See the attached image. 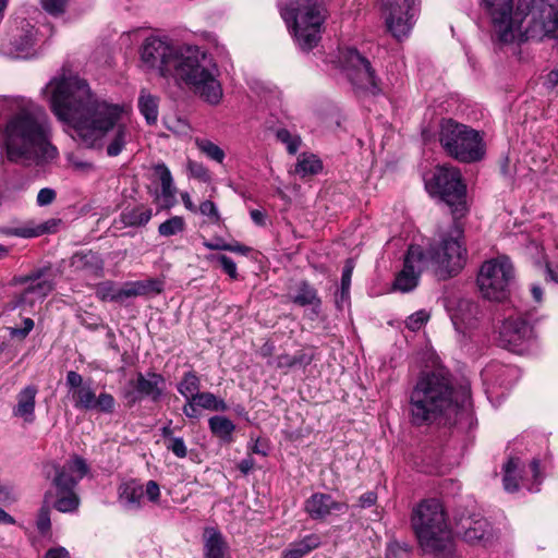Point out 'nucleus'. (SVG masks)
<instances>
[{
	"label": "nucleus",
	"instance_id": "obj_60",
	"mask_svg": "<svg viewBox=\"0 0 558 558\" xmlns=\"http://www.w3.org/2000/svg\"><path fill=\"white\" fill-rule=\"evenodd\" d=\"M377 496L374 492H367L359 498V506L361 508H368L375 505Z\"/></svg>",
	"mask_w": 558,
	"mask_h": 558
},
{
	"label": "nucleus",
	"instance_id": "obj_31",
	"mask_svg": "<svg viewBox=\"0 0 558 558\" xmlns=\"http://www.w3.org/2000/svg\"><path fill=\"white\" fill-rule=\"evenodd\" d=\"M151 217V208L145 207L144 205H137L131 208H124L117 222H120L123 227H144L149 222Z\"/></svg>",
	"mask_w": 558,
	"mask_h": 558
},
{
	"label": "nucleus",
	"instance_id": "obj_47",
	"mask_svg": "<svg viewBox=\"0 0 558 558\" xmlns=\"http://www.w3.org/2000/svg\"><path fill=\"white\" fill-rule=\"evenodd\" d=\"M276 137L279 142L287 146L289 154H296L301 145L300 136L291 134L287 129H279L276 132Z\"/></svg>",
	"mask_w": 558,
	"mask_h": 558
},
{
	"label": "nucleus",
	"instance_id": "obj_48",
	"mask_svg": "<svg viewBox=\"0 0 558 558\" xmlns=\"http://www.w3.org/2000/svg\"><path fill=\"white\" fill-rule=\"evenodd\" d=\"M116 408V400L112 395L101 392L98 397L95 396L93 409L105 414H112Z\"/></svg>",
	"mask_w": 558,
	"mask_h": 558
},
{
	"label": "nucleus",
	"instance_id": "obj_58",
	"mask_svg": "<svg viewBox=\"0 0 558 558\" xmlns=\"http://www.w3.org/2000/svg\"><path fill=\"white\" fill-rule=\"evenodd\" d=\"M144 494H146L147 498L150 501L156 502L160 496V488L157 482L148 481L146 484V488L144 489Z\"/></svg>",
	"mask_w": 558,
	"mask_h": 558
},
{
	"label": "nucleus",
	"instance_id": "obj_61",
	"mask_svg": "<svg viewBox=\"0 0 558 558\" xmlns=\"http://www.w3.org/2000/svg\"><path fill=\"white\" fill-rule=\"evenodd\" d=\"M45 558H70V554L64 547L50 548Z\"/></svg>",
	"mask_w": 558,
	"mask_h": 558
},
{
	"label": "nucleus",
	"instance_id": "obj_10",
	"mask_svg": "<svg viewBox=\"0 0 558 558\" xmlns=\"http://www.w3.org/2000/svg\"><path fill=\"white\" fill-rule=\"evenodd\" d=\"M514 269L507 257L486 260L477 275V286L483 298L489 301H504L510 293Z\"/></svg>",
	"mask_w": 558,
	"mask_h": 558
},
{
	"label": "nucleus",
	"instance_id": "obj_29",
	"mask_svg": "<svg viewBox=\"0 0 558 558\" xmlns=\"http://www.w3.org/2000/svg\"><path fill=\"white\" fill-rule=\"evenodd\" d=\"M323 544L322 536L316 533L307 534L299 541L292 542L283 550L284 558H303Z\"/></svg>",
	"mask_w": 558,
	"mask_h": 558
},
{
	"label": "nucleus",
	"instance_id": "obj_19",
	"mask_svg": "<svg viewBox=\"0 0 558 558\" xmlns=\"http://www.w3.org/2000/svg\"><path fill=\"white\" fill-rule=\"evenodd\" d=\"M14 281L20 284H28L19 298V305L27 302L32 304L33 301H28L31 294L36 295L37 299H44L54 288L51 270L48 267L37 268L25 276L15 277Z\"/></svg>",
	"mask_w": 558,
	"mask_h": 558
},
{
	"label": "nucleus",
	"instance_id": "obj_37",
	"mask_svg": "<svg viewBox=\"0 0 558 558\" xmlns=\"http://www.w3.org/2000/svg\"><path fill=\"white\" fill-rule=\"evenodd\" d=\"M51 226H56L54 220H50V221H47L43 225H38L35 227L23 226V227H19V228H4L2 230V232L5 235L27 239V238H35V236H39L45 233L51 232Z\"/></svg>",
	"mask_w": 558,
	"mask_h": 558
},
{
	"label": "nucleus",
	"instance_id": "obj_11",
	"mask_svg": "<svg viewBox=\"0 0 558 558\" xmlns=\"http://www.w3.org/2000/svg\"><path fill=\"white\" fill-rule=\"evenodd\" d=\"M426 189L449 206L462 204L466 193L460 170L452 166H438L426 182Z\"/></svg>",
	"mask_w": 558,
	"mask_h": 558
},
{
	"label": "nucleus",
	"instance_id": "obj_25",
	"mask_svg": "<svg viewBox=\"0 0 558 558\" xmlns=\"http://www.w3.org/2000/svg\"><path fill=\"white\" fill-rule=\"evenodd\" d=\"M199 409L211 412H226L228 405L223 399L205 391L198 392L190 402H185L183 407V411L187 417H193Z\"/></svg>",
	"mask_w": 558,
	"mask_h": 558
},
{
	"label": "nucleus",
	"instance_id": "obj_30",
	"mask_svg": "<svg viewBox=\"0 0 558 558\" xmlns=\"http://www.w3.org/2000/svg\"><path fill=\"white\" fill-rule=\"evenodd\" d=\"M172 423L173 421H169V424L161 428L165 446L175 457L183 459L187 454V449L183 437L180 435L181 427L179 425H172Z\"/></svg>",
	"mask_w": 558,
	"mask_h": 558
},
{
	"label": "nucleus",
	"instance_id": "obj_40",
	"mask_svg": "<svg viewBox=\"0 0 558 558\" xmlns=\"http://www.w3.org/2000/svg\"><path fill=\"white\" fill-rule=\"evenodd\" d=\"M154 172L158 177L161 184V195L165 199H172L175 194L173 186V179L169 168L165 163H157L154 166Z\"/></svg>",
	"mask_w": 558,
	"mask_h": 558
},
{
	"label": "nucleus",
	"instance_id": "obj_34",
	"mask_svg": "<svg viewBox=\"0 0 558 558\" xmlns=\"http://www.w3.org/2000/svg\"><path fill=\"white\" fill-rule=\"evenodd\" d=\"M138 110L148 124H155L158 119L159 98L142 89L138 96Z\"/></svg>",
	"mask_w": 558,
	"mask_h": 558
},
{
	"label": "nucleus",
	"instance_id": "obj_63",
	"mask_svg": "<svg viewBox=\"0 0 558 558\" xmlns=\"http://www.w3.org/2000/svg\"><path fill=\"white\" fill-rule=\"evenodd\" d=\"M544 84L549 89H553L558 85V69L550 71L546 75Z\"/></svg>",
	"mask_w": 558,
	"mask_h": 558
},
{
	"label": "nucleus",
	"instance_id": "obj_18",
	"mask_svg": "<svg viewBox=\"0 0 558 558\" xmlns=\"http://www.w3.org/2000/svg\"><path fill=\"white\" fill-rule=\"evenodd\" d=\"M344 58L350 68L348 75L354 85L369 89L373 94L380 90L375 71L366 58L353 48L347 50Z\"/></svg>",
	"mask_w": 558,
	"mask_h": 558
},
{
	"label": "nucleus",
	"instance_id": "obj_20",
	"mask_svg": "<svg viewBox=\"0 0 558 558\" xmlns=\"http://www.w3.org/2000/svg\"><path fill=\"white\" fill-rule=\"evenodd\" d=\"M446 308L458 332L464 333L476 326L480 307L475 302L468 299L448 301Z\"/></svg>",
	"mask_w": 558,
	"mask_h": 558
},
{
	"label": "nucleus",
	"instance_id": "obj_46",
	"mask_svg": "<svg viewBox=\"0 0 558 558\" xmlns=\"http://www.w3.org/2000/svg\"><path fill=\"white\" fill-rule=\"evenodd\" d=\"M185 228L184 219L180 216L171 217L158 227V232L162 236H171L182 232Z\"/></svg>",
	"mask_w": 558,
	"mask_h": 558
},
{
	"label": "nucleus",
	"instance_id": "obj_22",
	"mask_svg": "<svg viewBox=\"0 0 558 558\" xmlns=\"http://www.w3.org/2000/svg\"><path fill=\"white\" fill-rule=\"evenodd\" d=\"M348 509L345 502L337 501L323 493H315L305 501V511L314 520H324L333 513H344Z\"/></svg>",
	"mask_w": 558,
	"mask_h": 558
},
{
	"label": "nucleus",
	"instance_id": "obj_42",
	"mask_svg": "<svg viewBox=\"0 0 558 558\" xmlns=\"http://www.w3.org/2000/svg\"><path fill=\"white\" fill-rule=\"evenodd\" d=\"M56 496L53 507L60 512L75 511L80 505V498L75 490L57 492Z\"/></svg>",
	"mask_w": 558,
	"mask_h": 558
},
{
	"label": "nucleus",
	"instance_id": "obj_15",
	"mask_svg": "<svg viewBox=\"0 0 558 558\" xmlns=\"http://www.w3.org/2000/svg\"><path fill=\"white\" fill-rule=\"evenodd\" d=\"M513 0H481L482 8L490 16L493 26L502 43L515 39V31L519 27L517 9L512 11Z\"/></svg>",
	"mask_w": 558,
	"mask_h": 558
},
{
	"label": "nucleus",
	"instance_id": "obj_36",
	"mask_svg": "<svg viewBox=\"0 0 558 558\" xmlns=\"http://www.w3.org/2000/svg\"><path fill=\"white\" fill-rule=\"evenodd\" d=\"M312 362V356L303 351H299L294 355L280 354L274 361H269V365H274L278 369L293 368V367H305Z\"/></svg>",
	"mask_w": 558,
	"mask_h": 558
},
{
	"label": "nucleus",
	"instance_id": "obj_13",
	"mask_svg": "<svg viewBox=\"0 0 558 558\" xmlns=\"http://www.w3.org/2000/svg\"><path fill=\"white\" fill-rule=\"evenodd\" d=\"M388 31L395 38L407 37L414 24L416 0H380Z\"/></svg>",
	"mask_w": 558,
	"mask_h": 558
},
{
	"label": "nucleus",
	"instance_id": "obj_23",
	"mask_svg": "<svg viewBox=\"0 0 558 558\" xmlns=\"http://www.w3.org/2000/svg\"><path fill=\"white\" fill-rule=\"evenodd\" d=\"M518 371L498 362L488 364L481 373L484 385L487 386V393H493L497 387L508 388L517 379Z\"/></svg>",
	"mask_w": 558,
	"mask_h": 558
},
{
	"label": "nucleus",
	"instance_id": "obj_51",
	"mask_svg": "<svg viewBox=\"0 0 558 558\" xmlns=\"http://www.w3.org/2000/svg\"><path fill=\"white\" fill-rule=\"evenodd\" d=\"M187 171L191 174V177L202 181V182H209L210 174L208 169L201 162L189 160L187 161Z\"/></svg>",
	"mask_w": 558,
	"mask_h": 558
},
{
	"label": "nucleus",
	"instance_id": "obj_35",
	"mask_svg": "<svg viewBox=\"0 0 558 558\" xmlns=\"http://www.w3.org/2000/svg\"><path fill=\"white\" fill-rule=\"evenodd\" d=\"M120 500L132 508H138L144 497V487L135 481L124 483L119 488Z\"/></svg>",
	"mask_w": 558,
	"mask_h": 558
},
{
	"label": "nucleus",
	"instance_id": "obj_53",
	"mask_svg": "<svg viewBox=\"0 0 558 558\" xmlns=\"http://www.w3.org/2000/svg\"><path fill=\"white\" fill-rule=\"evenodd\" d=\"M199 213L204 216H207L214 223H217L220 220V215L217 209V206L211 201H204L203 203H201Z\"/></svg>",
	"mask_w": 558,
	"mask_h": 558
},
{
	"label": "nucleus",
	"instance_id": "obj_62",
	"mask_svg": "<svg viewBox=\"0 0 558 558\" xmlns=\"http://www.w3.org/2000/svg\"><path fill=\"white\" fill-rule=\"evenodd\" d=\"M255 466V461L252 457H247L243 460L240 461V463L238 464V468L239 470L243 473V474H248Z\"/></svg>",
	"mask_w": 558,
	"mask_h": 558
},
{
	"label": "nucleus",
	"instance_id": "obj_32",
	"mask_svg": "<svg viewBox=\"0 0 558 558\" xmlns=\"http://www.w3.org/2000/svg\"><path fill=\"white\" fill-rule=\"evenodd\" d=\"M178 392L190 402L198 392H201V378L193 369L184 372L177 384Z\"/></svg>",
	"mask_w": 558,
	"mask_h": 558
},
{
	"label": "nucleus",
	"instance_id": "obj_44",
	"mask_svg": "<svg viewBox=\"0 0 558 558\" xmlns=\"http://www.w3.org/2000/svg\"><path fill=\"white\" fill-rule=\"evenodd\" d=\"M51 493L47 492L44 496V502L37 515L36 526L41 534H47L51 527L50 521V499Z\"/></svg>",
	"mask_w": 558,
	"mask_h": 558
},
{
	"label": "nucleus",
	"instance_id": "obj_50",
	"mask_svg": "<svg viewBox=\"0 0 558 558\" xmlns=\"http://www.w3.org/2000/svg\"><path fill=\"white\" fill-rule=\"evenodd\" d=\"M20 499V495L10 484L0 482V504L3 506H11Z\"/></svg>",
	"mask_w": 558,
	"mask_h": 558
},
{
	"label": "nucleus",
	"instance_id": "obj_27",
	"mask_svg": "<svg viewBox=\"0 0 558 558\" xmlns=\"http://www.w3.org/2000/svg\"><path fill=\"white\" fill-rule=\"evenodd\" d=\"M71 266L76 270L99 276L104 269V259L93 251H80L71 257Z\"/></svg>",
	"mask_w": 558,
	"mask_h": 558
},
{
	"label": "nucleus",
	"instance_id": "obj_4",
	"mask_svg": "<svg viewBox=\"0 0 558 558\" xmlns=\"http://www.w3.org/2000/svg\"><path fill=\"white\" fill-rule=\"evenodd\" d=\"M413 418H468L474 415L468 384L454 388L441 372L424 373L417 379L411 396Z\"/></svg>",
	"mask_w": 558,
	"mask_h": 558
},
{
	"label": "nucleus",
	"instance_id": "obj_39",
	"mask_svg": "<svg viewBox=\"0 0 558 558\" xmlns=\"http://www.w3.org/2000/svg\"><path fill=\"white\" fill-rule=\"evenodd\" d=\"M322 169V161L315 155L302 154L298 158L294 172L304 178L317 174Z\"/></svg>",
	"mask_w": 558,
	"mask_h": 558
},
{
	"label": "nucleus",
	"instance_id": "obj_17",
	"mask_svg": "<svg viewBox=\"0 0 558 558\" xmlns=\"http://www.w3.org/2000/svg\"><path fill=\"white\" fill-rule=\"evenodd\" d=\"M47 468L54 471L52 484L57 492L74 490L78 481L89 471L86 460L80 456H73L62 466L51 463Z\"/></svg>",
	"mask_w": 558,
	"mask_h": 558
},
{
	"label": "nucleus",
	"instance_id": "obj_54",
	"mask_svg": "<svg viewBox=\"0 0 558 558\" xmlns=\"http://www.w3.org/2000/svg\"><path fill=\"white\" fill-rule=\"evenodd\" d=\"M217 259L219 260L222 270L232 279L238 278V270L236 265L233 262L232 258H230L227 255H219L217 256Z\"/></svg>",
	"mask_w": 558,
	"mask_h": 558
},
{
	"label": "nucleus",
	"instance_id": "obj_21",
	"mask_svg": "<svg viewBox=\"0 0 558 558\" xmlns=\"http://www.w3.org/2000/svg\"><path fill=\"white\" fill-rule=\"evenodd\" d=\"M65 386L68 395L71 397L73 404L77 409L92 410L95 399V391L90 381H85L83 376L75 371L66 373Z\"/></svg>",
	"mask_w": 558,
	"mask_h": 558
},
{
	"label": "nucleus",
	"instance_id": "obj_56",
	"mask_svg": "<svg viewBox=\"0 0 558 558\" xmlns=\"http://www.w3.org/2000/svg\"><path fill=\"white\" fill-rule=\"evenodd\" d=\"M57 193L54 190L50 187L41 189L37 194V205L38 206H48L56 199Z\"/></svg>",
	"mask_w": 558,
	"mask_h": 558
},
{
	"label": "nucleus",
	"instance_id": "obj_3",
	"mask_svg": "<svg viewBox=\"0 0 558 558\" xmlns=\"http://www.w3.org/2000/svg\"><path fill=\"white\" fill-rule=\"evenodd\" d=\"M1 144L8 160L25 166H41L57 158L51 144V128L44 108L31 100L14 102V111L1 129Z\"/></svg>",
	"mask_w": 558,
	"mask_h": 558
},
{
	"label": "nucleus",
	"instance_id": "obj_55",
	"mask_svg": "<svg viewBox=\"0 0 558 558\" xmlns=\"http://www.w3.org/2000/svg\"><path fill=\"white\" fill-rule=\"evenodd\" d=\"M428 319V315L424 311H418L411 316H409L407 320V326L411 330H417L422 327V325Z\"/></svg>",
	"mask_w": 558,
	"mask_h": 558
},
{
	"label": "nucleus",
	"instance_id": "obj_64",
	"mask_svg": "<svg viewBox=\"0 0 558 558\" xmlns=\"http://www.w3.org/2000/svg\"><path fill=\"white\" fill-rule=\"evenodd\" d=\"M227 251L246 255L251 251V248L248 246L240 244V243H235V244L228 243Z\"/></svg>",
	"mask_w": 558,
	"mask_h": 558
},
{
	"label": "nucleus",
	"instance_id": "obj_52",
	"mask_svg": "<svg viewBox=\"0 0 558 558\" xmlns=\"http://www.w3.org/2000/svg\"><path fill=\"white\" fill-rule=\"evenodd\" d=\"M43 9L53 15L59 16L65 11L66 0H41Z\"/></svg>",
	"mask_w": 558,
	"mask_h": 558
},
{
	"label": "nucleus",
	"instance_id": "obj_49",
	"mask_svg": "<svg viewBox=\"0 0 558 558\" xmlns=\"http://www.w3.org/2000/svg\"><path fill=\"white\" fill-rule=\"evenodd\" d=\"M354 269V263L352 259H347L342 276H341V288H340V301H347L349 299L351 278Z\"/></svg>",
	"mask_w": 558,
	"mask_h": 558
},
{
	"label": "nucleus",
	"instance_id": "obj_45",
	"mask_svg": "<svg viewBox=\"0 0 558 558\" xmlns=\"http://www.w3.org/2000/svg\"><path fill=\"white\" fill-rule=\"evenodd\" d=\"M210 430L215 436L221 440L229 442L231 441V435L235 426L232 421H208Z\"/></svg>",
	"mask_w": 558,
	"mask_h": 558
},
{
	"label": "nucleus",
	"instance_id": "obj_26",
	"mask_svg": "<svg viewBox=\"0 0 558 558\" xmlns=\"http://www.w3.org/2000/svg\"><path fill=\"white\" fill-rule=\"evenodd\" d=\"M165 379L160 374L147 373L146 375L138 374L136 378L135 389L144 397L151 400H158L162 395Z\"/></svg>",
	"mask_w": 558,
	"mask_h": 558
},
{
	"label": "nucleus",
	"instance_id": "obj_24",
	"mask_svg": "<svg viewBox=\"0 0 558 558\" xmlns=\"http://www.w3.org/2000/svg\"><path fill=\"white\" fill-rule=\"evenodd\" d=\"M459 527L462 531L463 539L469 544L486 545L492 538L490 524L485 518H466L460 521Z\"/></svg>",
	"mask_w": 558,
	"mask_h": 558
},
{
	"label": "nucleus",
	"instance_id": "obj_9",
	"mask_svg": "<svg viewBox=\"0 0 558 558\" xmlns=\"http://www.w3.org/2000/svg\"><path fill=\"white\" fill-rule=\"evenodd\" d=\"M515 38H558V11L546 0H518Z\"/></svg>",
	"mask_w": 558,
	"mask_h": 558
},
{
	"label": "nucleus",
	"instance_id": "obj_16",
	"mask_svg": "<svg viewBox=\"0 0 558 558\" xmlns=\"http://www.w3.org/2000/svg\"><path fill=\"white\" fill-rule=\"evenodd\" d=\"M425 252L421 245H410L403 260V268L398 272L393 288L401 292H410L418 284L421 274L427 269Z\"/></svg>",
	"mask_w": 558,
	"mask_h": 558
},
{
	"label": "nucleus",
	"instance_id": "obj_2",
	"mask_svg": "<svg viewBox=\"0 0 558 558\" xmlns=\"http://www.w3.org/2000/svg\"><path fill=\"white\" fill-rule=\"evenodd\" d=\"M141 65L149 73L175 84H185L210 105H218L223 96L218 80L219 70L205 51L195 46L175 47L168 40L150 36L140 49Z\"/></svg>",
	"mask_w": 558,
	"mask_h": 558
},
{
	"label": "nucleus",
	"instance_id": "obj_8",
	"mask_svg": "<svg viewBox=\"0 0 558 558\" xmlns=\"http://www.w3.org/2000/svg\"><path fill=\"white\" fill-rule=\"evenodd\" d=\"M280 13L284 22L292 27L301 49L308 51L317 46L325 20L320 4L312 0H292Z\"/></svg>",
	"mask_w": 558,
	"mask_h": 558
},
{
	"label": "nucleus",
	"instance_id": "obj_38",
	"mask_svg": "<svg viewBox=\"0 0 558 558\" xmlns=\"http://www.w3.org/2000/svg\"><path fill=\"white\" fill-rule=\"evenodd\" d=\"M291 301L300 306L306 305H320V299L317 295V291L306 281H302L293 295Z\"/></svg>",
	"mask_w": 558,
	"mask_h": 558
},
{
	"label": "nucleus",
	"instance_id": "obj_7",
	"mask_svg": "<svg viewBox=\"0 0 558 558\" xmlns=\"http://www.w3.org/2000/svg\"><path fill=\"white\" fill-rule=\"evenodd\" d=\"M438 140L446 154L460 162L473 163L485 157L483 133L453 119L440 121Z\"/></svg>",
	"mask_w": 558,
	"mask_h": 558
},
{
	"label": "nucleus",
	"instance_id": "obj_33",
	"mask_svg": "<svg viewBox=\"0 0 558 558\" xmlns=\"http://www.w3.org/2000/svg\"><path fill=\"white\" fill-rule=\"evenodd\" d=\"M38 389L34 385H29L21 390L17 395V404L13 410L15 416L33 415L35 410V398Z\"/></svg>",
	"mask_w": 558,
	"mask_h": 558
},
{
	"label": "nucleus",
	"instance_id": "obj_43",
	"mask_svg": "<svg viewBox=\"0 0 558 558\" xmlns=\"http://www.w3.org/2000/svg\"><path fill=\"white\" fill-rule=\"evenodd\" d=\"M195 145L209 159L215 160L218 163H222V161L226 157V154L214 142H211L207 138L197 137V138H195Z\"/></svg>",
	"mask_w": 558,
	"mask_h": 558
},
{
	"label": "nucleus",
	"instance_id": "obj_59",
	"mask_svg": "<svg viewBox=\"0 0 558 558\" xmlns=\"http://www.w3.org/2000/svg\"><path fill=\"white\" fill-rule=\"evenodd\" d=\"M545 275L547 281L558 283V263H547L545 267Z\"/></svg>",
	"mask_w": 558,
	"mask_h": 558
},
{
	"label": "nucleus",
	"instance_id": "obj_1",
	"mask_svg": "<svg viewBox=\"0 0 558 558\" xmlns=\"http://www.w3.org/2000/svg\"><path fill=\"white\" fill-rule=\"evenodd\" d=\"M56 117L71 124L90 147L107 144V154L116 157L132 140V128L125 122L124 108L95 95L78 76L52 78L46 87Z\"/></svg>",
	"mask_w": 558,
	"mask_h": 558
},
{
	"label": "nucleus",
	"instance_id": "obj_14",
	"mask_svg": "<svg viewBox=\"0 0 558 558\" xmlns=\"http://www.w3.org/2000/svg\"><path fill=\"white\" fill-rule=\"evenodd\" d=\"M162 291L161 281L157 279H147L125 282L119 288L113 281L100 282L96 288V296L101 301L123 302L126 299L147 295L149 293H160Z\"/></svg>",
	"mask_w": 558,
	"mask_h": 558
},
{
	"label": "nucleus",
	"instance_id": "obj_28",
	"mask_svg": "<svg viewBox=\"0 0 558 558\" xmlns=\"http://www.w3.org/2000/svg\"><path fill=\"white\" fill-rule=\"evenodd\" d=\"M228 546L222 534L214 529L206 527L204 531V558H227Z\"/></svg>",
	"mask_w": 558,
	"mask_h": 558
},
{
	"label": "nucleus",
	"instance_id": "obj_41",
	"mask_svg": "<svg viewBox=\"0 0 558 558\" xmlns=\"http://www.w3.org/2000/svg\"><path fill=\"white\" fill-rule=\"evenodd\" d=\"M521 461L519 458H510L504 465V488L508 493H514L519 489V482L517 478V471L519 470Z\"/></svg>",
	"mask_w": 558,
	"mask_h": 558
},
{
	"label": "nucleus",
	"instance_id": "obj_6",
	"mask_svg": "<svg viewBox=\"0 0 558 558\" xmlns=\"http://www.w3.org/2000/svg\"><path fill=\"white\" fill-rule=\"evenodd\" d=\"M424 252L425 265L438 280L456 277L463 269L468 259L463 231L454 226L438 241L430 243Z\"/></svg>",
	"mask_w": 558,
	"mask_h": 558
},
{
	"label": "nucleus",
	"instance_id": "obj_12",
	"mask_svg": "<svg viewBox=\"0 0 558 558\" xmlns=\"http://www.w3.org/2000/svg\"><path fill=\"white\" fill-rule=\"evenodd\" d=\"M500 347L520 353L532 338V326L524 315L514 310H506L497 329Z\"/></svg>",
	"mask_w": 558,
	"mask_h": 558
},
{
	"label": "nucleus",
	"instance_id": "obj_5",
	"mask_svg": "<svg viewBox=\"0 0 558 558\" xmlns=\"http://www.w3.org/2000/svg\"><path fill=\"white\" fill-rule=\"evenodd\" d=\"M411 526L420 548L433 558H456L457 548L446 512L438 499H424L411 513Z\"/></svg>",
	"mask_w": 558,
	"mask_h": 558
},
{
	"label": "nucleus",
	"instance_id": "obj_57",
	"mask_svg": "<svg viewBox=\"0 0 558 558\" xmlns=\"http://www.w3.org/2000/svg\"><path fill=\"white\" fill-rule=\"evenodd\" d=\"M34 328V320L32 318H25L23 320V328H12L11 336L25 338Z\"/></svg>",
	"mask_w": 558,
	"mask_h": 558
}]
</instances>
